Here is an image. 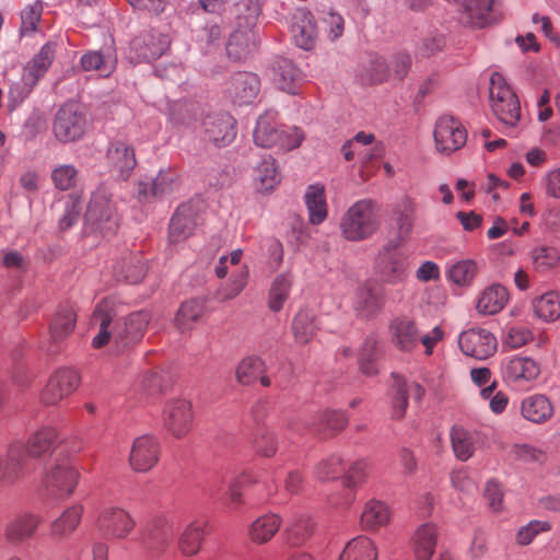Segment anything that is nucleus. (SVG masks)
Returning <instances> with one entry per match:
<instances>
[{
  "label": "nucleus",
  "instance_id": "1",
  "mask_svg": "<svg viewBox=\"0 0 560 560\" xmlns=\"http://www.w3.org/2000/svg\"><path fill=\"white\" fill-rule=\"evenodd\" d=\"M59 443L58 431L45 425L33 432L26 443L13 442L7 452L4 476L9 479L19 478L27 466L28 458L42 457L54 451Z\"/></svg>",
  "mask_w": 560,
  "mask_h": 560
},
{
  "label": "nucleus",
  "instance_id": "2",
  "mask_svg": "<svg viewBox=\"0 0 560 560\" xmlns=\"http://www.w3.org/2000/svg\"><path fill=\"white\" fill-rule=\"evenodd\" d=\"M339 228L347 241L362 242L371 238L381 228L380 205L371 198L355 201L343 213Z\"/></svg>",
  "mask_w": 560,
  "mask_h": 560
},
{
  "label": "nucleus",
  "instance_id": "3",
  "mask_svg": "<svg viewBox=\"0 0 560 560\" xmlns=\"http://www.w3.org/2000/svg\"><path fill=\"white\" fill-rule=\"evenodd\" d=\"M79 478L78 469L68 458H56L45 470L42 491L48 498L67 499L73 493Z\"/></svg>",
  "mask_w": 560,
  "mask_h": 560
},
{
  "label": "nucleus",
  "instance_id": "4",
  "mask_svg": "<svg viewBox=\"0 0 560 560\" xmlns=\"http://www.w3.org/2000/svg\"><path fill=\"white\" fill-rule=\"evenodd\" d=\"M85 223L103 235L113 234L118 228L112 194L104 185H100L91 195L84 214Z\"/></svg>",
  "mask_w": 560,
  "mask_h": 560
},
{
  "label": "nucleus",
  "instance_id": "5",
  "mask_svg": "<svg viewBox=\"0 0 560 560\" xmlns=\"http://www.w3.org/2000/svg\"><path fill=\"white\" fill-rule=\"evenodd\" d=\"M489 97L495 116L503 124L514 126L521 117V105L516 94L499 72H493L490 77Z\"/></svg>",
  "mask_w": 560,
  "mask_h": 560
},
{
  "label": "nucleus",
  "instance_id": "6",
  "mask_svg": "<svg viewBox=\"0 0 560 560\" xmlns=\"http://www.w3.org/2000/svg\"><path fill=\"white\" fill-rule=\"evenodd\" d=\"M86 126L84 108L75 102H69L56 114L54 133L57 140H78L84 135Z\"/></svg>",
  "mask_w": 560,
  "mask_h": 560
},
{
  "label": "nucleus",
  "instance_id": "7",
  "mask_svg": "<svg viewBox=\"0 0 560 560\" xmlns=\"http://www.w3.org/2000/svg\"><path fill=\"white\" fill-rule=\"evenodd\" d=\"M400 246L399 241H387L378 253L380 272L389 283H398L407 276L408 257L398 250Z\"/></svg>",
  "mask_w": 560,
  "mask_h": 560
},
{
  "label": "nucleus",
  "instance_id": "8",
  "mask_svg": "<svg viewBox=\"0 0 560 560\" xmlns=\"http://www.w3.org/2000/svg\"><path fill=\"white\" fill-rule=\"evenodd\" d=\"M385 302L384 289L374 281H365L358 285L352 307L358 316L370 318L382 312Z\"/></svg>",
  "mask_w": 560,
  "mask_h": 560
},
{
  "label": "nucleus",
  "instance_id": "9",
  "mask_svg": "<svg viewBox=\"0 0 560 560\" xmlns=\"http://www.w3.org/2000/svg\"><path fill=\"white\" fill-rule=\"evenodd\" d=\"M194 423L191 404L186 399H174L168 401L163 411V424L165 429L176 439L186 436Z\"/></svg>",
  "mask_w": 560,
  "mask_h": 560
},
{
  "label": "nucleus",
  "instance_id": "10",
  "mask_svg": "<svg viewBox=\"0 0 560 560\" xmlns=\"http://www.w3.org/2000/svg\"><path fill=\"white\" fill-rule=\"evenodd\" d=\"M458 345L464 354L485 360L497 351V338L487 329L471 328L458 337Z\"/></svg>",
  "mask_w": 560,
  "mask_h": 560
},
{
  "label": "nucleus",
  "instance_id": "11",
  "mask_svg": "<svg viewBox=\"0 0 560 560\" xmlns=\"http://www.w3.org/2000/svg\"><path fill=\"white\" fill-rule=\"evenodd\" d=\"M80 384L79 373L70 368L57 370L48 380L42 400L46 405H55L71 395Z\"/></svg>",
  "mask_w": 560,
  "mask_h": 560
},
{
  "label": "nucleus",
  "instance_id": "12",
  "mask_svg": "<svg viewBox=\"0 0 560 560\" xmlns=\"http://www.w3.org/2000/svg\"><path fill=\"white\" fill-rule=\"evenodd\" d=\"M160 453V443L154 436H138L131 445L129 464L137 472H148L158 464Z\"/></svg>",
  "mask_w": 560,
  "mask_h": 560
},
{
  "label": "nucleus",
  "instance_id": "13",
  "mask_svg": "<svg viewBox=\"0 0 560 560\" xmlns=\"http://www.w3.org/2000/svg\"><path fill=\"white\" fill-rule=\"evenodd\" d=\"M43 523L40 515L23 512L13 516L4 526V540L11 546H20L36 533Z\"/></svg>",
  "mask_w": 560,
  "mask_h": 560
},
{
  "label": "nucleus",
  "instance_id": "14",
  "mask_svg": "<svg viewBox=\"0 0 560 560\" xmlns=\"http://www.w3.org/2000/svg\"><path fill=\"white\" fill-rule=\"evenodd\" d=\"M150 322L148 312H136L115 325L114 342L118 348H126L138 342L144 335Z\"/></svg>",
  "mask_w": 560,
  "mask_h": 560
},
{
  "label": "nucleus",
  "instance_id": "15",
  "mask_svg": "<svg viewBox=\"0 0 560 560\" xmlns=\"http://www.w3.org/2000/svg\"><path fill=\"white\" fill-rule=\"evenodd\" d=\"M97 524L100 529L118 539L128 537L136 527V521L127 511L114 506L100 513Z\"/></svg>",
  "mask_w": 560,
  "mask_h": 560
},
{
  "label": "nucleus",
  "instance_id": "16",
  "mask_svg": "<svg viewBox=\"0 0 560 560\" xmlns=\"http://www.w3.org/2000/svg\"><path fill=\"white\" fill-rule=\"evenodd\" d=\"M539 374V364L528 357H512L502 363L503 378L510 383L530 382L536 380Z\"/></svg>",
  "mask_w": 560,
  "mask_h": 560
},
{
  "label": "nucleus",
  "instance_id": "17",
  "mask_svg": "<svg viewBox=\"0 0 560 560\" xmlns=\"http://www.w3.org/2000/svg\"><path fill=\"white\" fill-rule=\"evenodd\" d=\"M416 205L410 197H402L398 200L392 210V220L396 230V235L390 241H399L404 244L408 238L413 228Z\"/></svg>",
  "mask_w": 560,
  "mask_h": 560
},
{
  "label": "nucleus",
  "instance_id": "18",
  "mask_svg": "<svg viewBox=\"0 0 560 560\" xmlns=\"http://www.w3.org/2000/svg\"><path fill=\"white\" fill-rule=\"evenodd\" d=\"M439 529L433 523H424L416 528L410 547L416 560H431L436 548Z\"/></svg>",
  "mask_w": 560,
  "mask_h": 560
},
{
  "label": "nucleus",
  "instance_id": "19",
  "mask_svg": "<svg viewBox=\"0 0 560 560\" xmlns=\"http://www.w3.org/2000/svg\"><path fill=\"white\" fill-rule=\"evenodd\" d=\"M291 33L299 47L304 50L312 49L318 34L313 14L306 10H298L292 18Z\"/></svg>",
  "mask_w": 560,
  "mask_h": 560
},
{
  "label": "nucleus",
  "instance_id": "20",
  "mask_svg": "<svg viewBox=\"0 0 560 560\" xmlns=\"http://www.w3.org/2000/svg\"><path fill=\"white\" fill-rule=\"evenodd\" d=\"M409 393H412L415 399L419 400L424 395V389L418 383L408 384L401 376L394 375L392 385V417L394 419L404 417L408 406Z\"/></svg>",
  "mask_w": 560,
  "mask_h": 560
},
{
  "label": "nucleus",
  "instance_id": "21",
  "mask_svg": "<svg viewBox=\"0 0 560 560\" xmlns=\"http://www.w3.org/2000/svg\"><path fill=\"white\" fill-rule=\"evenodd\" d=\"M107 159L112 170L121 179L129 178L137 164L135 149L128 142H113L107 151Z\"/></svg>",
  "mask_w": 560,
  "mask_h": 560
},
{
  "label": "nucleus",
  "instance_id": "22",
  "mask_svg": "<svg viewBox=\"0 0 560 560\" xmlns=\"http://www.w3.org/2000/svg\"><path fill=\"white\" fill-rule=\"evenodd\" d=\"M130 47L136 52L139 61H151L160 58L165 52L168 40L165 36L147 33L133 38Z\"/></svg>",
  "mask_w": 560,
  "mask_h": 560
},
{
  "label": "nucleus",
  "instance_id": "23",
  "mask_svg": "<svg viewBox=\"0 0 560 560\" xmlns=\"http://www.w3.org/2000/svg\"><path fill=\"white\" fill-rule=\"evenodd\" d=\"M494 0H462L460 22L471 27H483L493 21Z\"/></svg>",
  "mask_w": 560,
  "mask_h": 560
},
{
  "label": "nucleus",
  "instance_id": "24",
  "mask_svg": "<svg viewBox=\"0 0 560 560\" xmlns=\"http://www.w3.org/2000/svg\"><path fill=\"white\" fill-rule=\"evenodd\" d=\"M196 215L189 205H182L171 219L168 237L172 243H179L189 237L196 228Z\"/></svg>",
  "mask_w": 560,
  "mask_h": 560
},
{
  "label": "nucleus",
  "instance_id": "25",
  "mask_svg": "<svg viewBox=\"0 0 560 560\" xmlns=\"http://www.w3.org/2000/svg\"><path fill=\"white\" fill-rule=\"evenodd\" d=\"M305 206L308 211L310 222L320 224L327 218V202L325 186L316 183L308 185L304 194Z\"/></svg>",
  "mask_w": 560,
  "mask_h": 560
},
{
  "label": "nucleus",
  "instance_id": "26",
  "mask_svg": "<svg viewBox=\"0 0 560 560\" xmlns=\"http://www.w3.org/2000/svg\"><path fill=\"white\" fill-rule=\"evenodd\" d=\"M305 133L298 127L275 128L269 116H260L254 130V140L271 138L273 140H304Z\"/></svg>",
  "mask_w": 560,
  "mask_h": 560
},
{
  "label": "nucleus",
  "instance_id": "27",
  "mask_svg": "<svg viewBox=\"0 0 560 560\" xmlns=\"http://www.w3.org/2000/svg\"><path fill=\"white\" fill-rule=\"evenodd\" d=\"M84 509L81 504L69 506L50 524V535L56 539H65L72 535L81 523Z\"/></svg>",
  "mask_w": 560,
  "mask_h": 560
},
{
  "label": "nucleus",
  "instance_id": "28",
  "mask_svg": "<svg viewBox=\"0 0 560 560\" xmlns=\"http://www.w3.org/2000/svg\"><path fill=\"white\" fill-rule=\"evenodd\" d=\"M523 417L534 423H544L553 415V406L545 395H532L522 401Z\"/></svg>",
  "mask_w": 560,
  "mask_h": 560
},
{
  "label": "nucleus",
  "instance_id": "29",
  "mask_svg": "<svg viewBox=\"0 0 560 560\" xmlns=\"http://www.w3.org/2000/svg\"><path fill=\"white\" fill-rule=\"evenodd\" d=\"M253 183L255 189L261 194H269L279 185L280 175L271 156L262 159L255 167Z\"/></svg>",
  "mask_w": 560,
  "mask_h": 560
},
{
  "label": "nucleus",
  "instance_id": "30",
  "mask_svg": "<svg viewBox=\"0 0 560 560\" xmlns=\"http://www.w3.org/2000/svg\"><path fill=\"white\" fill-rule=\"evenodd\" d=\"M273 81L278 88L287 93L296 94L301 78L300 70L292 60L279 58L273 62Z\"/></svg>",
  "mask_w": 560,
  "mask_h": 560
},
{
  "label": "nucleus",
  "instance_id": "31",
  "mask_svg": "<svg viewBox=\"0 0 560 560\" xmlns=\"http://www.w3.org/2000/svg\"><path fill=\"white\" fill-rule=\"evenodd\" d=\"M207 525L205 520H195L185 527L178 540V549L184 556L191 557L199 552Z\"/></svg>",
  "mask_w": 560,
  "mask_h": 560
},
{
  "label": "nucleus",
  "instance_id": "32",
  "mask_svg": "<svg viewBox=\"0 0 560 560\" xmlns=\"http://www.w3.org/2000/svg\"><path fill=\"white\" fill-rule=\"evenodd\" d=\"M175 175L170 171H160L155 178L151 180H139L137 184V195L139 199L163 196L173 191Z\"/></svg>",
  "mask_w": 560,
  "mask_h": 560
},
{
  "label": "nucleus",
  "instance_id": "33",
  "mask_svg": "<svg viewBox=\"0 0 560 560\" xmlns=\"http://www.w3.org/2000/svg\"><path fill=\"white\" fill-rule=\"evenodd\" d=\"M113 315L107 303H100L92 315V323L100 326L98 334L93 338L92 346L100 349L107 345L110 340L114 341L115 328L112 330Z\"/></svg>",
  "mask_w": 560,
  "mask_h": 560
},
{
  "label": "nucleus",
  "instance_id": "34",
  "mask_svg": "<svg viewBox=\"0 0 560 560\" xmlns=\"http://www.w3.org/2000/svg\"><path fill=\"white\" fill-rule=\"evenodd\" d=\"M358 75L364 83H383L389 78V65L378 55L370 56L361 63Z\"/></svg>",
  "mask_w": 560,
  "mask_h": 560
},
{
  "label": "nucleus",
  "instance_id": "35",
  "mask_svg": "<svg viewBox=\"0 0 560 560\" xmlns=\"http://www.w3.org/2000/svg\"><path fill=\"white\" fill-rule=\"evenodd\" d=\"M375 544L366 536L351 539L343 548L338 560H377Z\"/></svg>",
  "mask_w": 560,
  "mask_h": 560
},
{
  "label": "nucleus",
  "instance_id": "36",
  "mask_svg": "<svg viewBox=\"0 0 560 560\" xmlns=\"http://www.w3.org/2000/svg\"><path fill=\"white\" fill-rule=\"evenodd\" d=\"M509 294L504 287L493 284L487 288L477 302V310L481 314L494 315L508 303Z\"/></svg>",
  "mask_w": 560,
  "mask_h": 560
},
{
  "label": "nucleus",
  "instance_id": "37",
  "mask_svg": "<svg viewBox=\"0 0 560 560\" xmlns=\"http://www.w3.org/2000/svg\"><path fill=\"white\" fill-rule=\"evenodd\" d=\"M205 313V303L192 299L180 304L175 315V326L182 332L192 329Z\"/></svg>",
  "mask_w": 560,
  "mask_h": 560
},
{
  "label": "nucleus",
  "instance_id": "38",
  "mask_svg": "<svg viewBox=\"0 0 560 560\" xmlns=\"http://www.w3.org/2000/svg\"><path fill=\"white\" fill-rule=\"evenodd\" d=\"M145 266L140 256L128 255L114 266V275L118 280L128 283H138L145 276Z\"/></svg>",
  "mask_w": 560,
  "mask_h": 560
},
{
  "label": "nucleus",
  "instance_id": "39",
  "mask_svg": "<svg viewBox=\"0 0 560 560\" xmlns=\"http://www.w3.org/2000/svg\"><path fill=\"white\" fill-rule=\"evenodd\" d=\"M394 341L404 351L412 350L418 342L419 331L415 323L408 318H397L392 324Z\"/></svg>",
  "mask_w": 560,
  "mask_h": 560
},
{
  "label": "nucleus",
  "instance_id": "40",
  "mask_svg": "<svg viewBox=\"0 0 560 560\" xmlns=\"http://www.w3.org/2000/svg\"><path fill=\"white\" fill-rule=\"evenodd\" d=\"M56 55V45L54 43L45 44L38 54L25 66L24 74L34 77V82H38L47 72Z\"/></svg>",
  "mask_w": 560,
  "mask_h": 560
},
{
  "label": "nucleus",
  "instance_id": "41",
  "mask_svg": "<svg viewBox=\"0 0 560 560\" xmlns=\"http://www.w3.org/2000/svg\"><path fill=\"white\" fill-rule=\"evenodd\" d=\"M450 436L456 458L462 462L468 460L476 451L474 435L462 427H453Z\"/></svg>",
  "mask_w": 560,
  "mask_h": 560
},
{
  "label": "nucleus",
  "instance_id": "42",
  "mask_svg": "<svg viewBox=\"0 0 560 560\" xmlns=\"http://www.w3.org/2000/svg\"><path fill=\"white\" fill-rule=\"evenodd\" d=\"M317 329L316 316L312 311L301 310L294 317L292 323V331L295 341L304 345L314 336Z\"/></svg>",
  "mask_w": 560,
  "mask_h": 560
},
{
  "label": "nucleus",
  "instance_id": "43",
  "mask_svg": "<svg viewBox=\"0 0 560 560\" xmlns=\"http://www.w3.org/2000/svg\"><path fill=\"white\" fill-rule=\"evenodd\" d=\"M434 140H467L468 133L464 125L452 116L440 117L434 127Z\"/></svg>",
  "mask_w": 560,
  "mask_h": 560
},
{
  "label": "nucleus",
  "instance_id": "44",
  "mask_svg": "<svg viewBox=\"0 0 560 560\" xmlns=\"http://www.w3.org/2000/svg\"><path fill=\"white\" fill-rule=\"evenodd\" d=\"M389 521V510L382 501H369L361 514V524L366 529H375L387 524Z\"/></svg>",
  "mask_w": 560,
  "mask_h": 560
},
{
  "label": "nucleus",
  "instance_id": "45",
  "mask_svg": "<svg viewBox=\"0 0 560 560\" xmlns=\"http://www.w3.org/2000/svg\"><path fill=\"white\" fill-rule=\"evenodd\" d=\"M154 533L149 541V548L156 553H162L165 547L172 541L173 527L165 516H158L151 523Z\"/></svg>",
  "mask_w": 560,
  "mask_h": 560
},
{
  "label": "nucleus",
  "instance_id": "46",
  "mask_svg": "<svg viewBox=\"0 0 560 560\" xmlns=\"http://www.w3.org/2000/svg\"><path fill=\"white\" fill-rule=\"evenodd\" d=\"M75 325V314L71 307L59 308L50 324V336L59 341L71 334Z\"/></svg>",
  "mask_w": 560,
  "mask_h": 560
},
{
  "label": "nucleus",
  "instance_id": "47",
  "mask_svg": "<svg viewBox=\"0 0 560 560\" xmlns=\"http://www.w3.org/2000/svg\"><path fill=\"white\" fill-rule=\"evenodd\" d=\"M279 527L280 518L276 514L262 515L252 525V539L258 544L266 542L278 532Z\"/></svg>",
  "mask_w": 560,
  "mask_h": 560
},
{
  "label": "nucleus",
  "instance_id": "48",
  "mask_svg": "<svg viewBox=\"0 0 560 560\" xmlns=\"http://www.w3.org/2000/svg\"><path fill=\"white\" fill-rule=\"evenodd\" d=\"M291 285L292 281L287 275H279L273 280L268 299V306L272 312H279L283 307L289 298Z\"/></svg>",
  "mask_w": 560,
  "mask_h": 560
},
{
  "label": "nucleus",
  "instance_id": "49",
  "mask_svg": "<svg viewBox=\"0 0 560 560\" xmlns=\"http://www.w3.org/2000/svg\"><path fill=\"white\" fill-rule=\"evenodd\" d=\"M537 317L544 320H556L560 316V299L555 293H547L533 302Z\"/></svg>",
  "mask_w": 560,
  "mask_h": 560
},
{
  "label": "nucleus",
  "instance_id": "50",
  "mask_svg": "<svg viewBox=\"0 0 560 560\" xmlns=\"http://www.w3.org/2000/svg\"><path fill=\"white\" fill-rule=\"evenodd\" d=\"M84 71L100 70L102 77H108L116 68V60L108 59L100 51L91 50L85 52L80 60Z\"/></svg>",
  "mask_w": 560,
  "mask_h": 560
},
{
  "label": "nucleus",
  "instance_id": "51",
  "mask_svg": "<svg viewBox=\"0 0 560 560\" xmlns=\"http://www.w3.org/2000/svg\"><path fill=\"white\" fill-rule=\"evenodd\" d=\"M313 522L308 516L298 517L287 529L285 540L290 546L304 544L313 532Z\"/></svg>",
  "mask_w": 560,
  "mask_h": 560
},
{
  "label": "nucleus",
  "instance_id": "52",
  "mask_svg": "<svg viewBox=\"0 0 560 560\" xmlns=\"http://www.w3.org/2000/svg\"><path fill=\"white\" fill-rule=\"evenodd\" d=\"M478 272L476 261L471 259H464L453 264L448 271V278L451 281L458 285H468L471 283Z\"/></svg>",
  "mask_w": 560,
  "mask_h": 560
},
{
  "label": "nucleus",
  "instance_id": "53",
  "mask_svg": "<svg viewBox=\"0 0 560 560\" xmlns=\"http://www.w3.org/2000/svg\"><path fill=\"white\" fill-rule=\"evenodd\" d=\"M348 418L343 412L337 410H324L318 415L317 421L313 423L318 431H341L346 428Z\"/></svg>",
  "mask_w": 560,
  "mask_h": 560
},
{
  "label": "nucleus",
  "instance_id": "54",
  "mask_svg": "<svg viewBox=\"0 0 560 560\" xmlns=\"http://www.w3.org/2000/svg\"><path fill=\"white\" fill-rule=\"evenodd\" d=\"M34 77H30V74H22V78L19 82L13 83L9 90V108L13 110L18 105H20L32 92L34 86L37 84L34 82Z\"/></svg>",
  "mask_w": 560,
  "mask_h": 560
},
{
  "label": "nucleus",
  "instance_id": "55",
  "mask_svg": "<svg viewBox=\"0 0 560 560\" xmlns=\"http://www.w3.org/2000/svg\"><path fill=\"white\" fill-rule=\"evenodd\" d=\"M43 13V3L39 0L26 4L21 12V33L28 34L37 30Z\"/></svg>",
  "mask_w": 560,
  "mask_h": 560
},
{
  "label": "nucleus",
  "instance_id": "56",
  "mask_svg": "<svg viewBox=\"0 0 560 560\" xmlns=\"http://www.w3.org/2000/svg\"><path fill=\"white\" fill-rule=\"evenodd\" d=\"M81 200L79 197L70 195L65 205V212L59 220V228L61 231L70 229L77 223L81 213Z\"/></svg>",
  "mask_w": 560,
  "mask_h": 560
},
{
  "label": "nucleus",
  "instance_id": "57",
  "mask_svg": "<svg viewBox=\"0 0 560 560\" xmlns=\"http://www.w3.org/2000/svg\"><path fill=\"white\" fill-rule=\"evenodd\" d=\"M533 338L534 335L528 327L524 325H514L508 329L504 337V343L512 349H516L528 343Z\"/></svg>",
  "mask_w": 560,
  "mask_h": 560
},
{
  "label": "nucleus",
  "instance_id": "58",
  "mask_svg": "<svg viewBox=\"0 0 560 560\" xmlns=\"http://www.w3.org/2000/svg\"><path fill=\"white\" fill-rule=\"evenodd\" d=\"M345 471L342 460L339 456H331L320 462L316 467V475L322 480L335 479Z\"/></svg>",
  "mask_w": 560,
  "mask_h": 560
},
{
  "label": "nucleus",
  "instance_id": "59",
  "mask_svg": "<svg viewBox=\"0 0 560 560\" xmlns=\"http://www.w3.org/2000/svg\"><path fill=\"white\" fill-rule=\"evenodd\" d=\"M412 66L411 55L406 51H397L390 57V69L396 80L402 81Z\"/></svg>",
  "mask_w": 560,
  "mask_h": 560
},
{
  "label": "nucleus",
  "instance_id": "60",
  "mask_svg": "<svg viewBox=\"0 0 560 560\" xmlns=\"http://www.w3.org/2000/svg\"><path fill=\"white\" fill-rule=\"evenodd\" d=\"M550 529V525L547 522L532 521L527 525L520 528L516 535V540L520 545L530 544L536 535Z\"/></svg>",
  "mask_w": 560,
  "mask_h": 560
},
{
  "label": "nucleus",
  "instance_id": "61",
  "mask_svg": "<svg viewBox=\"0 0 560 560\" xmlns=\"http://www.w3.org/2000/svg\"><path fill=\"white\" fill-rule=\"evenodd\" d=\"M77 170L72 165H61L52 171L51 178L60 190H68L74 184Z\"/></svg>",
  "mask_w": 560,
  "mask_h": 560
},
{
  "label": "nucleus",
  "instance_id": "62",
  "mask_svg": "<svg viewBox=\"0 0 560 560\" xmlns=\"http://www.w3.org/2000/svg\"><path fill=\"white\" fill-rule=\"evenodd\" d=\"M533 259L537 267L550 268L560 260V253L555 247H538L533 252Z\"/></svg>",
  "mask_w": 560,
  "mask_h": 560
},
{
  "label": "nucleus",
  "instance_id": "63",
  "mask_svg": "<svg viewBox=\"0 0 560 560\" xmlns=\"http://www.w3.org/2000/svg\"><path fill=\"white\" fill-rule=\"evenodd\" d=\"M369 465L365 460L354 462L346 471L343 485L347 488H353L362 482L368 475Z\"/></svg>",
  "mask_w": 560,
  "mask_h": 560
},
{
  "label": "nucleus",
  "instance_id": "64",
  "mask_svg": "<svg viewBox=\"0 0 560 560\" xmlns=\"http://www.w3.org/2000/svg\"><path fill=\"white\" fill-rule=\"evenodd\" d=\"M47 129V121L43 114L33 113L25 121L23 135L26 138H35Z\"/></svg>",
  "mask_w": 560,
  "mask_h": 560
}]
</instances>
